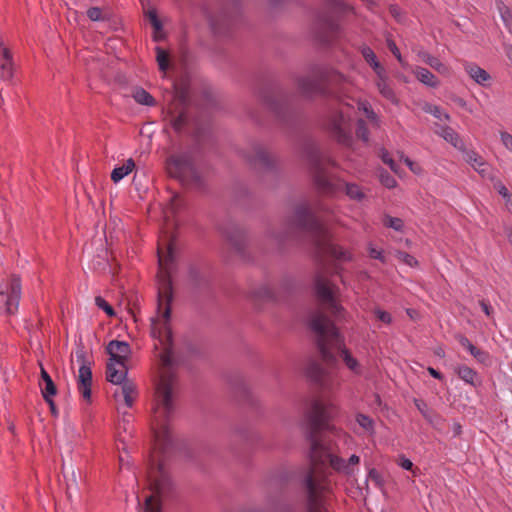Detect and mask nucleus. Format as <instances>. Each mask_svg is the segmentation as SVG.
Here are the masks:
<instances>
[{
	"mask_svg": "<svg viewBox=\"0 0 512 512\" xmlns=\"http://www.w3.org/2000/svg\"><path fill=\"white\" fill-rule=\"evenodd\" d=\"M166 254L163 255L160 245L158 246V281L157 311L163 318V326L156 327L153 321L151 336L160 341L164 346L160 354V361L164 369L156 386L157 402L153 408V419L151 429L155 442L160 446L161 453L166 454L173 446V436L170 430V421L175 412L173 400L174 387L177 382V375L172 370L180 364L179 357L174 353L173 331L170 326L172 313L173 284L171 278V266L175 262V239L170 238L166 247Z\"/></svg>",
	"mask_w": 512,
	"mask_h": 512,
	"instance_id": "f257e3e1",
	"label": "nucleus"
},
{
	"mask_svg": "<svg viewBox=\"0 0 512 512\" xmlns=\"http://www.w3.org/2000/svg\"><path fill=\"white\" fill-rule=\"evenodd\" d=\"M336 412L337 408L333 404L315 399L310 410L305 414L304 436L310 445L308 453L310 467L302 480V487L306 493L307 512H328L324 497L320 492V485L315 477L317 467L329 462L333 469L347 475L353 471L346 465L343 458L333 455L319 438L321 432L332 429L330 421Z\"/></svg>",
	"mask_w": 512,
	"mask_h": 512,
	"instance_id": "f03ea898",
	"label": "nucleus"
},
{
	"mask_svg": "<svg viewBox=\"0 0 512 512\" xmlns=\"http://www.w3.org/2000/svg\"><path fill=\"white\" fill-rule=\"evenodd\" d=\"M308 327L316 334L315 344L323 362L328 365L336 363L337 359L331 347L337 346L345 365L355 374L361 373L360 363L345 347L339 329L325 314H314L308 322Z\"/></svg>",
	"mask_w": 512,
	"mask_h": 512,
	"instance_id": "7ed1b4c3",
	"label": "nucleus"
},
{
	"mask_svg": "<svg viewBox=\"0 0 512 512\" xmlns=\"http://www.w3.org/2000/svg\"><path fill=\"white\" fill-rule=\"evenodd\" d=\"M301 152L307 161L313 184L318 192L322 194H334L342 188H345L346 195L353 200H362L365 197L359 185L344 181L334 183L328 178L321 152L314 141L305 139L301 144Z\"/></svg>",
	"mask_w": 512,
	"mask_h": 512,
	"instance_id": "20e7f679",
	"label": "nucleus"
},
{
	"mask_svg": "<svg viewBox=\"0 0 512 512\" xmlns=\"http://www.w3.org/2000/svg\"><path fill=\"white\" fill-rule=\"evenodd\" d=\"M259 101L274 115L276 120L287 127H294L300 117V111L293 103V95L277 81L269 80L256 91Z\"/></svg>",
	"mask_w": 512,
	"mask_h": 512,
	"instance_id": "39448f33",
	"label": "nucleus"
},
{
	"mask_svg": "<svg viewBox=\"0 0 512 512\" xmlns=\"http://www.w3.org/2000/svg\"><path fill=\"white\" fill-rule=\"evenodd\" d=\"M344 76L338 71L322 66H315L312 69V76H299L295 79L300 95L308 100L316 97L324 99L336 98L335 87L340 85Z\"/></svg>",
	"mask_w": 512,
	"mask_h": 512,
	"instance_id": "423d86ee",
	"label": "nucleus"
},
{
	"mask_svg": "<svg viewBox=\"0 0 512 512\" xmlns=\"http://www.w3.org/2000/svg\"><path fill=\"white\" fill-rule=\"evenodd\" d=\"M169 177L177 180L185 188L205 191L206 183L199 171L194 153L190 150L170 154L165 161Z\"/></svg>",
	"mask_w": 512,
	"mask_h": 512,
	"instance_id": "0eeeda50",
	"label": "nucleus"
},
{
	"mask_svg": "<svg viewBox=\"0 0 512 512\" xmlns=\"http://www.w3.org/2000/svg\"><path fill=\"white\" fill-rule=\"evenodd\" d=\"M325 9L318 11L314 21V34L316 40L322 45H330L340 31L338 20L333 12L344 13L352 8L342 0H324Z\"/></svg>",
	"mask_w": 512,
	"mask_h": 512,
	"instance_id": "6e6552de",
	"label": "nucleus"
},
{
	"mask_svg": "<svg viewBox=\"0 0 512 512\" xmlns=\"http://www.w3.org/2000/svg\"><path fill=\"white\" fill-rule=\"evenodd\" d=\"M220 5L218 12L204 8L212 32L218 36H226L241 17V0H217Z\"/></svg>",
	"mask_w": 512,
	"mask_h": 512,
	"instance_id": "1a4fd4ad",
	"label": "nucleus"
},
{
	"mask_svg": "<svg viewBox=\"0 0 512 512\" xmlns=\"http://www.w3.org/2000/svg\"><path fill=\"white\" fill-rule=\"evenodd\" d=\"M148 480L153 495L146 497L143 512H162V503L156 498L168 494L171 490V480L165 471L163 462L155 463L154 459L150 460L148 467Z\"/></svg>",
	"mask_w": 512,
	"mask_h": 512,
	"instance_id": "9d476101",
	"label": "nucleus"
},
{
	"mask_svg": "<svg viewBox=\"0 0 512 512\" xmlns=\"http://www.w3.org/2000/svg\"><path fill=\"white\" fill-rule=\"evenodd\" d=\"M219 229L226 239V241L229 243L231 248L234 250L236 255L243 261H250L251 257L249 253L247 252V233L246 231L234 224V223H227V224H221L219 226Z\"/></svg>",
	"mask_w": 512,
	"mask_h": 512,
	"instance_id": "9b49d317",
	"label": "nucleus"
},
{
	"mask_svg": "<svg viewBox=\"0 0 512 512\" xmlns=\"http://www.w3.org/2000/svg\"><path fill=\"white\" fill-rule=\"evenodd\" d=\"M290 224L306 232L319 233L322 231L320 221L306 204H300L295 207Z\"/></svg>",
	"mask_w": 512,
	"mask_h": 512,
	"instance_id": "f8f14e48",
	"label": "nucleus"
},
{
	"mask_svg": "<svg viewBox=\"0 0 512 512\" xmlns=\"http://www.w3.org/2000/svg\"><path fill=\"white\" fill-rule=\"evenodd\" d=\"M77 359L82 364L79 368V374L77 378V389L79 393L82 395L83 399L87 403L92 402V370H91V362L86 358V352L84 350L77 351Z\"/></svg>",
	"mask_w": 512,
	"mask_h": 512,
	"instance_id": "ddd939ff",
	"label": "nucleus"
},
{
	"mask_svg": "<svg viewBox=\"0 0 512 512\" xmlns=\"http://www.w3.org/2000/svg\"><path fill=\"white\" fill-rule=\"evenodd\" d=\"M162 113L164 120L169 119L170 126L176 133H181L189 123L187 107L175 105L174 101Z\"/></svg>",
	"mask_w": 512,
	"mask_h": 512,
	"instance_id": "4468645a",
	"label": "nucleus"
},
{
	"mask_svg": "<svg viewBox=\"0 0 512 512\" xmlns=\"http://www.w3.org/2000/svg\"><path fill=\"white\" fill-rule=\"evenodd\" d=\"M106 353L110 356V361L125 367V363H127L131 354V348L126 341L111 340L106 346Z\"/></svg>",
	"mask_w": 512,
	"mask_h": 512,
	"instance_id": "2eb2a0df",
	"label": "nucleus"
},
{
	"mask_svg": "<svg viewBox=\"0 0 512 512\" xmlns=\"http://www.w3.org/2000/svg\"><path fill=\"white\" fill-rule=\"evenodd\" d=\"M305 375L308 381L319 389L326 387L328 378L327 370L316 360L310 359L305 369Z\"/></svg>",
	"mask_w": 512,
	"mask_h": 512,
	"instance_id": "dca6fc26",
	"label": "nucleus"
},
{
	"mask_svg": "<svg viewBox=\"0 0 512 512\" xmlns=\"http://www.w3.org/2000/svg\"><path fill=\"white\" fill-rule=\"evenodd\" d=\"M253 151V154L246 155V159L251 166L267 171L274 169L275 166L272 157L261 145H255Z\"/></svg>",
	"mask_w": 512,
	"mask_h": 512,
	"instance_id": "f3484780",
	"label": "nucleus"
},
{
	"mask_svg": "<svg viewBox=\"0 0 512 512\" xmlns=\"http://www.w3.org/2000/svg\"><path fill=\"white\" fill-rule=\"evenodd\" d=\"M313 290L316 298L322 304L331 301L335 297L332 284L320 272H317L314 276Z\"/></svg>",
	"mask_w": 512,
	"mask_h": 512,
	"instance_id": "a211bd4d",
	"label": "nucleus"
},
{
	"mask_svg": "<svg viewBox=\"0 0 512 512\" xmlns=\"http://www.w3.org/2000/svg\"><path fill=\"white\" fill-rule=\"evenodd\" d=\"M228 382L237 401L254 404L253 397L242 376L233 375L229 378Z\"/></svg>",
	"mask_w": 512,
	"mask_h": 512,
	"instance_id": "6ab92c4d",
	"label": "nucleus"
},
{
	"mask_svg": "<svg viewBox=\"0 0 512 512\" xmlns=\"http://www.w3.org/2000/svg\"><path fill=\"white\" fill-rule=\"evenodd\" d=\"M174 101L176 105L188 107L190 105V78L188 75L181 77L174 85Z\"/></svg>",
	"mask_w": 512,
	"mask_h": 512,
	"instance_id": "aec40b11",
	"label": "nucleus"
},
{
	"mask_svg": "<svg viewBox=\"0 0 512 512\" xmlns=\"http://www.w3.org/2000/svg\"><path fill=\"white\" fill-rule=\"evenodd\" d=\"M62 474L66 485V494L70 499L72 494H76L79 490V483L82 481L81 471L68 466L67 469L62 467Z\"/></svg>",
	"mask_w": 512,
	"mask_h": 512,
	"instance_id": "412c9836",
	"label": "nucleus"
},
{
	"mask_svg": "<svg viewBox=\"0 0 512 512\" xmlns=\"http://www.w3.org/2000/svg\"><path fill=\"white\" fill-rule=\"evenodd\" d=\"M13 77L12 53L8 48L0 47V80L6 82Z\"/></svg>",
	"mask_w": 512,
	"mask_h": 512,
	"instance_id": "4be33fe9",
	"label": "nucleus"
},
{
	"mask_svg": "<svg viewBox=\"0 0 512 512\" xmlns=\"http://www.w3.org/2000/svg\"><path fill=\"white\" fill-rule=\"evenodd\" d=\"M455 338L479 363L485 364L489 360V353L473 345L465 335L457 334Z\"/></svg>",
	"mask_w": 512,
	"mask_h": 512,
	"instance_id": "5701e85b",
	"label": "nucleus"
},
{
	"mask_svg": "<svg viewBox=\"0 0 512 512\" xmlns=\"http://www.w3.org/2000/svg\"><path fill=\"white\" fill-rule=\"evenodd\" d=\"M115 362L110 361L106 364V380L114 385H122L126 382L128 375V367L125 364L123 371H119L115 368Z\"/></svg>",
	"mask_w": 512,
	"mask_h": 512,
	"instance_id": "b1692460",
	"label": "nucleus"
},
{
	"mask_svg": "<svg viewBox=\"0 0 512 512\" xmlns=\"http://www.w3.org/2000/svg\"><path fill=\"white\" fill-rule=\"evenodd\" d=\"M454 372L460 379L473 387L481 385V380L478 377L477 371L466 365H456L454 367Z\"/></svg>",
	"mask_w": 512,
	"mask_h": 512,
	"instance_id": "393cba45",
	"label": "nucleus"
},
{
	"mask_svg": "<svg viewBox=\"0 0 512 512\" xmlns=\"http://www.w3.org/2000/svg\"><path fill=\"white\" fill-rule=\"evenodd\" d=\"M144 14L153 28V40L155 42L162 41L165 38V35L162 33L163 23L158 17L156 8H149L144 11Z\"/></svg>",
	"mask_w": 512,
	"mask_h": 512,
	"instance_id": "a878e982",
	"label": "nucleus"
},
{
	"mask_svg": "<svg viewBox=\"0 0 512 512\" xmlns=\"http://www.w3.org/2000/svg\"><path fill=\"white\" fill-rule=\"evenodd\" d=\"M465 71L476 83L482 86H486L487 82L491 80L490 74L474 63H467Z\"/></svg>",
	"mask_w": 512,
	"mask_h": 512,
	"instance_id": "bb28decb",
	"label": "nucleus"
},
{
	"mask_svg": "<svg viewBox=\"0 0 512 512\" xmlns=\"http://www.w3.org/2000/svg\"><path fill=\"white\" fill-rule=\"evenodd\" d=\"M414 405L424 419L434 425L437 421L441 420V416L433 409L428 407V404L423 399H414Z\"/></svg>",
	"mask_w": 512,
	"mask_h": 512,
	"instance_id": "cd10ccee",
	"label": "nucleus"
},
{
	"mask_svg": "<svg viewBox=\"0 0 512 512\" xmlns=\"http://www.w3.org/2000/svg\"><path fill=\"white\" fill-rule=\"evenodd\" d=\"M249 297L255 302H275L277 300L276 295L268 286H261L257 289L252 290L249 293Z\"/></svg>",
	"mask_w": 512,
	"mask_h": 512,
	"instance_id": "c85d7f7f",
	"label": "nucleus"
},
{
	"mask_svg": "<svg viewBox=\"0 0 512 512\" xmlns=\"http://www.w3.org/2000/svg\"><path fill=\"white\" fill-rule=\"evenodd\" d=\"M318 246L323 249L328 255L337 260H348L349 254L343 250L342 247L326 241H319Z\"/></svg>",
	"mask_w": 512,
	"mask_h": 512,
	"instance_id": "c756f323",
	"label": "nucleus"
},
{
	"mask_svg": "<svg viewBox=\"0 0 512 512\" xmlns=\"http://www.w3.org/2000/svg\"><path fill=\"white\" fill-rule=\"evenodd\" d=\"M189 280L194 288L202 290L209 286V280L204 276L197 266L189 267Z\"/></svg>",
	"mask_w": 512,
	"mask_h": 512,
	"instance_id": "7c9ffc66",
	"label": "nucleus"
},
{
	"mask_svg": "<svg viewBox=\"0 0 512 512\" xmlns=\"http://www.w3.org/2000/svg\"><path fill=\"white\" fill-rule=\"evenodd\" d=\"M361 52L365 61L372 67L378 77L385 74V68L377 60L375 52L370 47H364Z\"/></svg>",
	"mask_w": 512,
	"mask_h": 512,
	"instance_id": "2f4dec72",
	"label": "nucleus"
},
{
	"mask_svg": "<svg viewBox=\"0 0 512 512\" xmlns=\"http://www.w3.org/2000/svg\"><path fill=\"white\" fill-rule=\"evenodd\" d=\"M440 135L459 150H464V142L459 134L450 126H442Z\"/></svg>",
	"mask_w": 512,
	"mask_h": 512,
	"instance_id": "473e14b6",
	"label": "nucleus"
},
{
	"mask_svg": "<svg viewBox=\"0 0 512 512\" xmlns=\"http://www.w3.org/2000/svg\"><path fill=\"white\" fill-rule=\"evenodd\" d=\"M19 303L12 299L6 292H0V314L10 316L15 314Z\"/></svg>",
	"mask_w": 512,
	"mask_h": 512,
	"instance_id": "72a5a7b5",
	"label": "nucleus"
},
{
	"mask_svg": "<svg viewBox=\"0 0 512 512\" xmlns=\"http://www.w3.org/2000/svg\"><path fill=\"white\" fill-rule=\"evenodd\" d=\"M416 78L423 84L435 88L439 85L437 77L424 67H417L414 71Z\"/></svg>",
	"mask_w": 512,
	"mask_h": 512,
	"instance_id": "f704fd0d",
	"label": "nucleus"
},
{
	"mask_svg": "<svg viewBox=\"0 0 512 512\" xmlns=\"http://www.w3.org/2000/svg\"><path fill=\"white\" fill-rule=\"evenodd\" d=\"M136 167L135 162L132 158H129L122 166L116 167L111 172V180L114 183L119 182L129 173H131Z\"/></svg>",
	"mask_w": 512,
	"mask_h": 512,
	"instance_id": "c9c22d12",
	"label": "nucleus"
},
{
	"mask_svg": "<svg viewBox=\"0 0 512 512\" xmlns=\"http://www.w3.org/2000/svg\"><path fill=\"white\" fill-rule=\"evenodd\" d=\"M40 367V378L45 384L44 388L41 389L42 396H55L58 392L56 384L49 373L43 368L42 364H40Z\"/></svg>",
	"mask_w": 512,
	"mask_h": 512,
	"instance_id": "e433bc0d",
	"label": "nucleus"
},
{
	"mask_svg": "<svg viewBox=\"0 0 512 512\" xmlns=\"http://www.w3.org/2000/svg\"><path fill=\"white\" fill-rule=\"evenodd\" d=\"M372 481L379 489H383L385 481L380 474V472L376 468H371L368 471L367 478L364 481L363 487L358 486L359 489H364L366 491L365 496L369 494V484L368 482Z\"/></svg>",
	"mask_w": 512,
	"mask_h": 512,
	"instance_id": "4c0bfd02",
	"label": "nucleus"
},
{
	"mask_svg": "<svg viewBox=\"0 0 512 512\" xmlns=\"http://www.w3.org/2000/svg\"><path fill=\"white\" fill-rule=\"evenodd\" d=\"M132 96H133L134 100L141 105H145V106H155L156 105L155 98L142 87H137L134 90Z\"/></svg>",
	"mask_w": 512,
	"mask_h": 512,
	"instance_id": "58836bf2",
	"label": "nucleus"
},
{
	"mask_svg": "<svg viewBox=\"0 0 512 512\" xmlns=\"http://www.w3.org/2000/svg\"><path fill=\"white\" fill-rule=\"evenodd\" d=\"M156 61L161 72H166L170 67V55L160 46L155 47Z\"/></svg>",
	"mask_w": 512,
	"mask_h": 512,
	"instance_id": "ea45409f",
	"label": "nucleus"
},
{
	"mask_svg": "<svg viewBox=\"0 0 512 512\" xmlns=\"http://www.w3.org/2000/svg\"><path fill=\"white\" fill-rule=\"evenodd\" d=\"M377 87H378L380 94L384 98H386L392 102H397V98H396V95H395L393 89L386 82L385 74H382L381 77H379V81L377 82Z\"/></svg>",
	"mask_w": 512,
	"mask_h": 512,
	"instance_id": "a19ab883",
	"label": "nucleus"
},
{
	"mask_svg": "<svg viewBox=\"0 0 512 512\" xmlns=\"http://www.w3.org/2000/svg\"><path fill=\"white\" fill-rule=\"evenodd\" d=\"M421 57L426 64H428L439 73L447 72L448 68L437 57H434L427 52L422 53Z\"/></svg>",
	"mask_w": 512,
	"mask_h": 512,
	"instance_id": "79ce46f5",
	"label": "nucleus"
},
{
	"mask_svg": "<svg viewBox=\"0 0 512 512\" xmlns=\"http://www.w3.org/2000/svg\"><path fill=\"white\" fill-rule=\"evenodd\" d=\"M268 504L274 512H296V507L292 503L269 498Z\"/></svg>",
	"mask_w": 512,
	"mask_h": 512,
	"instance_id": "37998d69",
	"label": "nucleus"
},
{
	"mask_svg": "<svg viewBox=\"0 0 512 512\" xmlns=\"http://www.w3.org/2000/svg\"><path fill=\"white\" fill-rule=\"evenodd\" d=\"M121 389H122V393H123V396H124L125 404L128 407H132V405L134 403V398L131 396V394L132 393H136V386H135V384L132 381L127 380L126 382H124L121 385Z\"/></svg>",
	"mask_w": 512,
	"mask_h": 512,
	"instance_id": "c03bdc74",
	"label": "nucleus"
},
{
	"mask_svg": "<svg viewBox=\"0 0 512 512\" xmlns=\"http://www.w3.org/2000/svg\"><path fill=\"white\" fill-rule=\"evenodd\" d=\"M325 305L336 320H341L344 318L345 309L340 303L337 302L335 297L332 298L331 301L326 302Z\"/></svg>",
	"mask_w": 512,
	"mask_h": 512,
	"instance_id": "a18cd8bd",
	"label": "nucleus"
},
{
	"mask_svg": "<svg viewBox=\"0 0 512 512\" xmlns=\"http://www.w3.org/2000/svg\"><path fill=\"white\" fill-rule=\"evenodd\" d=\"M9 296L12 297L17 303H19L21 297V280L17 275H12L10 280V292Z\"/></svg>",
	"mask_w": 512,
	"mask_h": 512,
	"instance_id": "49530a36",
	"label": "nucleus"
},
{
	"mask_svg": "<svg viewBox=\"0 0 512 512\" xmlns=\"http://www.w3.org/2000/svg\"><path fill=\"white\" fill-rule=\"evenodd\" d=\"M235 437L244 441L247 446L253 444L257 439V436L248 428H238L235 432Z\"/></svg>",
	"mask_w": 512,
	"mask_h": 512,
	"instance_id": "de8ad7c7",
	"label": "nucleus"
},
{
	"mask_svg": "<svg viewBox=\"0 0 512 512\" xmlns=\"http://www.w3.org/2000/svg\"><path fill=\"white\" fill-rule=\"evenodd\" d=\"M383 225L387 228H392L395 231H402L404 228V221L398 217L385 215L383 218Z\"/></svg>",
	"mask_w": 512,
	"mask_h": 512,
	"instance_id": "09e8293b",
	"label": "nucleus"
},
{
	"mask_svg": "<svg viewBox=\"0 0 512 512\" xmlns=\"http://www.w3.org/2000/svg\"><path fill=\"white\" fill-rule=\"evenodd\" d=\"M496 4H497V8H498V10L500 12V16H501L503 22L505 23V25L507 27H509L512 24V12H511V10L509 9L508 6H506L504 4L503 1L497 0Z\"/></svg>",
	"mask_w": 512,
	"mask_h": 512,
	"instance_id": "8fccbe9b",
	"label": "nucleus"
},
{
	"mask_svg": "<svg viewBox=\"0 0 512 512\" xmlns=\"http://www.w3.org/2000/svg\"><path fill=\"white\" fill-rule=\"evenodd\" d=\"M379 179L381 184L388 189H392L397 186V180L384 169L380 171Z\"/></svg>",
	"mask_w": 512,
	"mask_h": 512,
	"instance_id": "3c124183",
	"label": "nucleus"
},
{
	"mask_svg": "<svg viewBox=\"0 0 512 512\" xmlns=\"http://www.w3.org/2000/svg\"><path fill=\"white\" fill-rule=\"evenodd\" d=\"M465 152L464 158L468 163H471L472 166H486V163L483 161L482 157L479 156L476 152L472 150H463Z\"/></svg>",
	"mask_w": 512,
	"mask_h": 512,
	"instance_id": "603ef678",
	"label": "nucleus"
},
{
	"mask_svg": "<svg viewBox=\"0 0 512 512\" xmlns=\"http://www.w3.org/2000/svg\"><path fill=\"white\" fill-rule=\"evenodd\" d=\"M356 136L363 142H368L369 140V129L363 119H359L357 122Z\"/></svg>",
	"mask_w": 512,
	"mask_h": 512,
	"instance_id": "864d4df0",
	"label": "nucleus"
},
{
	"mask_svg": "<svg viewBox=\"0 0 512 512\" xmlns=\"http://www.w3.org/2000/svg\"><path fill=\"white\" fill-rule=\"evenodd\" d=\"M95 304L99 309L103 310L107 316L113 317L116 315L114 308L103 297L96 296Z\"/></svg>",
	"mask_w": 512,
	"mask_h": 512,
	"instance_id": "5fc2aeb1",
	"label": "nucleus"
},
{
	"mask_svg": "<svg viewBox=\"0 0 512 512\" xmlns=\"http://www.w3.org/2000/svg\"><path fill=\"white\" fill-rule=\"evenodd\" d=\"M333 131L337 141L341 144H349L351 141V136L341 127L339 124H335L333 127Z\"/></svg>",
	"mask_w": 512,
	"mask_h": 512,
	"instance_id": "6e6d98bb",
	"label": "nucleus"
},
{
	"mask_svg": "<svg viewBox=\"0 0 512 512\" xmlns=\"http://www.w3.org/2000/svg\"><path fill=\"white\" fill-rule=\"evenodd\" d=\"M356 421L366 431H373L374 421L370 416L359 413L356 416Z\"/></svg>",
	"mask_w": 512,
	"mask_h": 512,
	"instance_id": "4d7b16f0",
	"label": "nucleus"
},
{
	"mask_svg": "<svg viewBox=\"0 0 512 512\" xmlns=\"http://www.w3.org/2000/svg\"><path fill=\"white\" fill-rule=\"evenodd\" d=\"M380 157L384 164L388 165L393 172L398 173L399 165L394 161L386 149L381 150Z\"/></svg>",
	"mask_w": 512,
	"mask_h": 512,
	"instance_id": "13d9d810",
	"label": "nucleus"
},
{
	"mask_svg": "<svg viewBox=\"0 0 512 512\" xmlns=\"http://www.w3.org/2000/svg\"><path fill=\"white\" fill-rule=\"evenodd\" d=\"M86 14L87 17L94 22L107 20V18L102 14V9L99 7H90Z\"/></svg>",
	"mask_w": 512,
	"mask_h": 512,
	"instance_id": "bf43d9fd",
	"label": "nucleus"
},
{
	"mask_svg": "<svg viewBox=\"0 0 512 512\" xmlns=\"http://www.w3.org/2000/svg\"><path fill=\"white\" fill-rule=\"evenodd\" d=\"M397 256L401 261H403L405 264L409 265L410 267H415L418 265L417 259L405 251H398Z\"/></svg>",
	"mask_w": 512,
	"mask_h": 512,
	"instance_id": "052dcab7",
	"label": "nucleus"
},
{
	"mask_svg": "<svg viewBox=\"0 0 512 512\" xmlns=\"http://www.w3.org/2000/svg\"><path fill=\"white\" fill-rule=\"evenodd\" d=\"M387 47L392 52V54L395 56V58L398 60V62L404 66V60L401 56L400 50L397 47L396 43L392 39H387Z\"/></svg>",
	"mask_w": 512,
	"mask_h": 512,
	"instance_id": "680f3d73",
	"label": "nucleus"
},
{
	"mask_svg": "<svg viewBox=\"0 0 512 512\" xmlns=\"http://www.w3.org/2000/svg\"><path fill=\"white\" fill-rule=\"evenodd\" d=\"M374 314H375L376 318L379 321H381V322H383L385 324H391L392 323V316H391V314L389 312L384 311V310H382L380 308H376L374 310Z\"/></svg>",
	"mask_w": 512,
	"mask_h": 512,
	"instance_id": "e2e57ef3",
	"label": "nucleus"
},
{
	"mask_svg": "<svg viewBox=\"0 0 512 512\" xmlns=\"http://www.w3.org/2000/svg\"><path fill=\"white\" fill-rule=\"evenodd\" d=\"M368 255L370 258L377 259V260L381 261L382 263L387 262V258L384 256L383 251L378 250V249L372 247L371 245L368 248Z\"/></svg>",
	"mask_w": 512,
	"mask_h": 512,
	"instance_id": "0e129e2a",
	"label": "nucleus"
},
{
	"mask_svg": "<svg viewBox=\"0 0 512 512\" xmlns=\"http://www.w3.org/2000/svg\"><path fill=\"white\" fill-rule=\"evenodd\" d=\"M270 236L275 239L278 247L281 249L284 246L285 242L287 241L289 233L288 231H284L277 234L272 233Z\"/></svg>",
	"mask_w": 512,
	"mask_h": 512,
	"instance_id": "69168bd1",
	"label": "nucleus"
},
{
	"mask_svg": "<svg viewBox=\"0 0 512 512\" xmlns=\"http://www.w3.org/2000/svg\"><path fill=\"white\" fill-rule=\"evenodd\" d=\"M401 159L409 167V169L412 172L417 174L421 171L420 166L416 162L412 161L408 156H405L404 154H402Z\"/></svg>",
	"mask_w": 512,
	"mask_h": 512,
	"instance_id": "338daca9",
	"label": "nucleus"
},
{
	"mask_svg": "<svg viewBox=\"0 0 512 512\" xmlns=\"http://www.w3.org/2000/svg\"><path fill=\"white\" fill-rule=\"evenodd\" d=\"M398 464H399L400 467H402L403 469L408 470V471H411L413 469V466H414L413 462L410 459H408L405 456H403V455H401L399 457Z\"/></svg>",
	"mask_w": 512,
	"mask_h": 512,
	"instance_id": "774afa93",
	"label": "nucleus"
}]
</instances>
